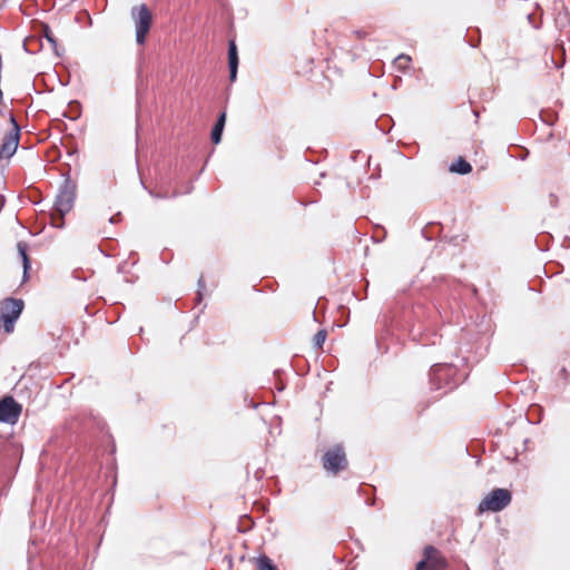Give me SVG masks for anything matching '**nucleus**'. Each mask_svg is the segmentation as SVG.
Masks as SVG:
<instances>
[{
	"mask_svg": "<svg viewBox=\"0 0 570 570\" xmlns=\"http://www.w3.org/2000/svg\"><path fill=\"white\" fill-rule=\"evenodd\" d=\"M469 357L461 355V350L455 354V361L433 364L429 372V383L432 391H442L443 394L454 390L469 375V372L460 367L468 366Z\"/></svg>",
	"mask_w": 570,
	"mask_h": 570,
	"instance_id": "1",
	"label": "nucleus"
},
{
	"mask_svg": "<svg viewBox=\"0 0 570 570\" xmlns=\"http://www.w3.org/2000/svg\"><path fill=\"white\" fill-rule=\"evenodd\" d=\"M63 180L58 188L52 209L61 215H67L73 207L77 196V183L71 179L70 173L62 174Z\"/></svg>",
	"mask_w": 570,
	"mask_h": 570,
	"instance_id": "2",
	"label": "nucleus"
},
{
	"mask_svg": "<svg viewBox=\"0 0 570 570\" xmlns=\"http://www.w3.org/2000/svg\"><path fill=\"white\" fill-rule=\"evenodd\" d=\"M24 308V302L21 298L7 297L0 303V323L3 324V331L8 334L14 330L16 322L19 320Z\"/></svg>",
	"mask_w": 570,
	"mask_h": 570,
	"instance_id": "3",
	"label": "nucleus"
},
{
	"mask_svg": "<svg viewBox=\"0 0 570 570\" xmlns=\"http://www.w3.org/2000/svg\"><path fill=\"white\" fill-rule=\"evenodd\" d=\"M425 314V307L422 304H415L411 307H407L403 311L400 325L410 332V335L413 340H419L423 345L426 343L421 341L420 336L422 334L421 323L423 321Z\"/></svg>",
	"mask_w": 570,
	"mask_h": 570,
	"instance_id": "4",
	"label": "nucleus"
},
{
	"mask_svg": "<svg viewBox=\"0 0 570 570\" xmlns=\"http://www.w3.org/2000/svg\"><path fill=\"white\" fill-rule=\"evenodd\" d=\"M322 466L332 474H338L344 471L348 461L343 444L337 443L327 449L321 458Z\"/></svg>",
	"mask_w": 570,
	"mask_h": 570,
	"instance_id": "5",
	"label": "nucleus"
},
{
	"mask_svg": "<svg viewBox=\"0 0 570 570\" xmlns=\"http://www.w3.org/2000/svg\"><path fill=\"white\" fill-rule=\"evenodd\" d=\"M512 501V493L504 488H495L479 503L478 511L480 513L491 511L500 512L505 509Z\"/></svg>",
	"mask_w": 570,
	"mask_h": 570,
	"instance_id": "6",
	"label": "nucleus"
},
{
	"mask_svg": "<svg viewBox=\"0 0 570 570\" xmlns=\"http://www.w3.org/2000/svg\"><path fill=\"white\" fill-rule=\"evenodd\" d=\"M130 13L135 21L136 42L142 46L151 28L153 14L145 3L132 7Z\"/></svg>",
	"mask_w": 570,
	"mask_h": 570,
	"instance_id": "7",
	"label": "nucleus"
},
{
	"mask_svg": "<svg viewBox=\"0 0 570 570\" xmlns=\"http://www.w3.org/2000/svg\"><path fill=\"white\" fill-rule=\"evenodd\" d=\"M22 406L13 396L6 395L0 399V422L6 424H14L19 420Z\"/></svg>",
	"mask_w": 570,
	"mask_h": 570,
	"instance_id": "8",
	"label": "nucleus"
},
{
	"mask_svg": "<svg viewBox=\"0 0 570 570\" xmlns=\"http://www.w3.org/2000/svg\"><path fill=\"white\" fill-rule=\"evenodd\" d=\"M461 283L454 278L443 277L440 285V294L448 299L451 309L460 307L458 298L460 296Z\"/></svg>",
	"mask_w": 570,
	"mask_h": 570,
	"instance_id": "9",
	"label": "nucleus"
},
{
	"mask_svg": "<svg viewBox=\"0 0 570 570\" xmlns=\"http://www.w3.org/2000/svg\"><path fill=\"white\" fill-rule=\"evenodd\" d=\"M19 134L18 131H9L6 134L2 144L0 145V159L11 158L19 146Z\"/></svg>",
	"mask_w": 570,
	"mask_h": 570,
	"instance_id": "10",
	"label": "nucleus"
},
{
	"mask_svg": "<svg viewBox=\"0 0 570 570\" xmlns=\"http://www.w3.org/2000/svg\"><path fill=\"white\" fill-rule=\"evenodd\" d=\"M227 57H228V70H229V80L232 82L236 81L237 72H238V50L234 39L228 40L227 48Z\"/></svg>",
	"mask_w": 570,
	"mask_h": 570,
	"instance_id": "11",
	"label": "nucleus"
},
{
	"mask_svg": "<svg viewBox=\"0 0 570 570\" xmlns=\"http://www.w3.org/2000/svg\"><path fill=\"white\" fill-rule=\"evenodd\" d=\"M17 249L22 262V283H26L30 277L31 261L28 255V244L26 242H18Z\"/></svg>",
	"mask_w": 570,
	"mask_h": 570,
	"instance_id": "12",
	"label": "nucleus"
},
{
	"mask_svg": "<svg viewBox=\"0 0 570 570\" xmlns=\"http://www.w3.org/2000/svg\"><path fill=\"white\" fill-rule=\"evenodd\" d=\"M226 117H227V114L226 111H222L213 128H212V132H210V140L213 144L215 145H218L220 141H222V137H223V132H224V128H225V125H226Z\"/></svg>",
	"mask_w": 570,
	"mask_h": 570,
	"instance_id": "13",
	"label": "nucleus"
},
{
	"mask_svg": "<svg viewBox=\"0 0 570 570\" xmlns=\"http://www.w3.org/2000/svg\"><path fill=\"white\" fill-rule=\"evenodd\" d=\"M449 170L458 175H468L472 171V166L465 158L460 156L449 166Z\"/></svg>",
	"mask_w": 570,
	"mask_h": 570,
	"instance_id": "14",
	"label": "nucleus"
},
{
	"mask_svg": "<svg viewBox=\"0 0 570 570\" xmlns=\"http://www.w3.org/2000/svg\"><path fill=\"white\" fill-rule=\"evenodd\" d=\"M448 567V561L439 552L431 553V559L429 560V570H443Z\"/></svg>",
	"mask_w": 570,
	"mask_h": 570,
	"instance_id": "15",
	"label": "nucleus"
},
{
	"mask_svg": "<svg viewBox=\"0 0 570 570\" xmlns=\"http://www.w3.org/2000/svg\"><path fill=\"white\" fill-rule=\"evenodd\" d=\"M42 36L51 45L56 56L61 57L63 55V50L61 52L59 51L57 39L52 35L51 29H50V27L48 24H43V27H42Z\"/></svg>",
	"mask_w": 570,
	"mask_h": 570,
	"instance_id": "16",
	"label": "nucleus"
},
{
	"mask_svg": "<svg viewBox=\"0 0 570 570\" xmlns=\"http://www.w3.org/2000/svg\"><path fill=\"white\" fill-rule=\"evenodd\" d=\"M256 564L258 570H278L274 561L266 554H259Z\"/></svg>",
	"mask_w": 570,
	"mask_h": 570,
	"instance_id": "17",
	"label": "nucleus"
},
{
	"mask_svg": "<svg viewBox=\"0 0 570 570\" xmlns=\"http://www.w3.org/2000/svg\"><path fill=\"white\" fill-rule=\"evenodd\" d=\"M433 552H436V548H434L433 546H426L424 548V558L421 559L416 564H415V569L416 570H424V569H429V560L431 559V553Z\"/></svg>",
	"mask_w": 570,
	"mask_h": 570,
	"instance_id": "18",
	"label": "nucleus"
},
{
	"mask_svg": "<svg viewBox=\"0 0 570 570\" xmlns=\"http://www.w3.org/2000/svg\"><path fill=\"white\" fill-rule=\"evenodd\" d=\"M65 216L66 215H61L60 213H56L52 208H51V214H50V218H51V226L55 227V228H58V229H62L65 227Z\"/></svg>",
	"mask_w": 570,
	"mask_h": 570,
	"instance_id": "19",
	"label": "nucleus"
},
{
	"mask_svg": "<svg viewBox=\"0 0 570 570\" xmlns=\"http://www.w3.org/2000/svg\"><path fill=\"white\" fill-rule=\"evenodd\" d=\"M206 289V282L203 275L197 281V291L195 296V303L200 304L204 299V293Z\"/></svg>",
	"mask_w": 570,
	"mask_h": 570,
	"instance_id": "20",
	"label": "nucleus"
},
{
	"mask_svg": "<svg viewBox=\"0 0 570 570\" xmlns=\"http://www.w3.org/2000/svg\"><path fill=\"white\" fill-rule=\"evenodd\" d=\"M23 49L28 53H36L39 50V42L36 38H27L23 42Z\"/></svg>",
	"mask_w": 570,
	"mask_h": 570,
	"instance_id": "21",
	"label": "nucleus"
},
{
	"mask_svg": "<svg viewBox=\"0 0 570 570\" xmlns=\"http://www.w3.org/2000/svg\"><path fill=\"white\" fill-rule=\"evenodd\" d=\"M326 336H327L326 330H324V328L320 330L315 334L314 340H313L314 347L321 348L326 340Z\"/></svg>",
	"mask_w": 570,
	"mask_h": 570,
	"instance_id": "22",
	"label": "nucleus"
},
{
	"mask_svg": "<svg viewBox=\"0 0 570 570\" xmlns=\"http://www.w3.org/2000/svg\"><path fill=\"white\" fill-rule=\"evenodd\" d=\"M395 62L399 65V68L404 69L410 62L411 58L407 55L401 53L396 59Z\"/></svg>",
	"mask_w": 570,
	"mask_h": 570,
	"instance_id": "23",
	"label": "nucleus"
},
{
	"mask_svg": "<svg viewBox=\"0 0 570 570\" xmlns=\"http://www.w3.org/2000/svg\"><path fill=\"white\" fill-rule=\"evenodd\" d=\"M9 120H10V124L12 126L10 131H14L16 130V131H18V134L20 136L21 135V127H20V125L18 124L16 117L12 114H10Z\"/></svg>",
	"mask_w": 570,
	"mask_h": 570,
	"instance_id": "24",
	"label": "nucleus"
},
{
	"mask_svg": "<svg viewBox=\"0 0 570 570\" xmlns=\"http://www.w3.org/2000/svg\"><path fill=\"white\" fill-rule=\"evenodd\" d=\"M9 120H10V124L12 126L10 131H14L16 130V131H18V134L20 136L21 135V127H20V125L18 124L16 117L12 114H10Z\"/></svg>",
	"mask_w": 570,
	"mask_h": 570,
	"instance_id": "25",
	"label": "nucleus"
},
{
	"mask_svg": "<svg viewBox=\"0 0 570 570\" xmlns=\"http://www.w3.org/2000/svg\"><path fill=\"white\" fill-rule=\"evenodd\" d=\"M69 106H70V107H73V106H75V115L69 116V118H70L71 120H76V119H78V118H79V116H80V104H79L78 101H71V102L69 104Z\"/></svg>",
	"mask_w": 570,
	"mask_h": 570,
	"instance_id": "26",
	"label": "nucleus"
},
{
	"mask_svg": "<svg viewBox=\"0 0 570 570\" xmlns=\"http://www.w3.org/2000/svg\"><path fill=\"white\" fill-rule=\"evenodd\" d=\"M353 33L358 39H364L366 37V32L364 30H354Z\"/></svg>",
	"mask_w": 570,
	"mask_h": 570,
	"instance_id": "27",
	"label": "nucleus"
},
{
	"mask_svg": "<svg viewBox=\"0 0 570 570\" xmlns=\"http://www.w3.org/2000/svg\"><path fill=\"white\" fill-rule=\"evenodd\" d=\"M560 376L566 381V384L568 383V376H569V373L567 371L566 367H561L560 370Z\"/></svg>",
	"mask_w": 570,
	"mask_h": 570,
	"instance_id": "28",
	"label": "nucleus"
},
{
	"mask_svg": "<svg viewBox=\"0 0 570 570\" xmlns=\"http://www.w3.org/2000/svg\"><path fill=\"white\" fill-rule=\"evenodd\" d=\"M120 216H121V214H120V213H117V214L112 215V216L109 218V222H110L111 224H116L117 222H119Z\"/></svg>",
	"mask_w": 570,
	"mask_h": 570,
	"instance_id": "29",
	"label": "nucleus"
},
{
	"mask_svg": "<svg viewBox=\"0 0 570 570\" xmlns=\"http://www.w3.org/2000/svg\"><path fill=\"white\" fill-rule=\"evenodd\" d=\"M375 501H376V499H375L374 497H372V498H367V499L365 500V503H366V505H368V507H373V505L375 504Z\"/></svg>",
	"mask_w": 570,
	"mask_h": 570,
	"instance_id": "30",
	"label": "nucleus"
},
{
	"mask_svg": "<svg viewBox=\"0 0 570 570\" xmlns=\"http://www.w3.org/2000/svg\"><path fill=\"white\" fill-rule=\"evenodd\" d=\"M6 198L3 195H0V209L4 206Z\"/></svg>",
	"mask_w": 570,
	"mask_h": 570,
	"instance_id": "31",
	"label": "nucleus"
},
{
	"mask_svg": "<svg viewBox=\"0 0 570 570\" xmlns=\"http://www.w3.org/2000/svg\"><path fill=\"white\" fill-rule=\"evenodd\" d=\"M149 195L155 198H160L161 196L159 194L154 193L153 190H148Z\"/></svg>",
	"mask_w": 570,
	"mask_h": 570,
	"instance_id": "32",
	"label": "nucleus"
},
{
	"mask_svg": "<svg viewBox=\"0 0 570 570\" xmlns=\"http://www.w3.org/2000/svg\"><path fill=\"white\" fill-rule=\"evenodd\" d=\"M451 243H453L454 245H459V236H454L453 238H451Z\"/></svg>",
	"mask_w": 570,
	"mask_h": 570,
	"instance_id": "33",
	"label": "nucleus"
},
{
	"mask_svg": "<svg viewBox=\"0 0 570 570\" xmlns=\"http://www.w3.org/2000/svg\"><path fill=\"white\" fill-rule=\"evenodd\" d=\"M313 317L315 322H318L315 309L313 311Z\"/></svg>",
	"mask_w": 570,
	"mask_h": 570,
	"instance_id": "34",
	"label": "nucleus"
},
{
	"mask_svg": "<svg viewBox=\"0 0 570 570\" xmlns=\"http://www.w3.org/2000/svg\"><path fill=\"white\" fill-rule=\"evenodd\" d=\"M563 66V62H560V63H556V68H561Z\"/></svg>",
	"mask_w": 570,
	"mask_h": 570,
	"instance_id": "35",
	"label": "nucleus"
},
{
	"mask_svg": "<svg viewBox=\"0 0 570 570\" xmlns=\"http://www.w3.org/2000/svg\"><path fill=\"white\" fill-rule=\"evenodd\" d=\"M560 51H561V55H564V48H563V46H561Z\"/></svg>",
	"mask_w": 570,
	"mask_h": 570,
	"instance_id": "36",
	"label": "nucleus"
}]
</instances>
